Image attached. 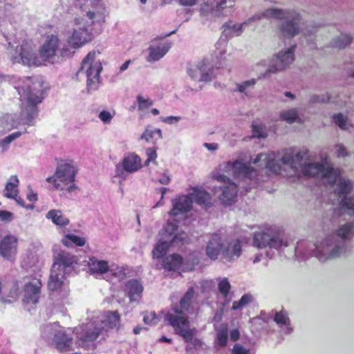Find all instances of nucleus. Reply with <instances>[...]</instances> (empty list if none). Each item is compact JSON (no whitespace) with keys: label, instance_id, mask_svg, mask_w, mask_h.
Instances as JSON below:
<instances>
[{"label":"nucleus","instance_id":"20","mask_svg":"<svg viewBox=\"0 0 354 354\" xmlns=\"http://www.w3.org/2000/svg\"><path fill=\"white\" fill-rule=\"evenodd\" d=\"M55 348L61 353L73 349V339L66 334L63 328L57 330L53 339Z\"/></svg>","mask_w":354,"mask_h":354},{"label":"nucleus","instance_id":"16","mask_svg":"<svg viewBox=\"0 0 354 354\" xmlns=\"http://www.w3.org/2000/svg\"><path fill=\"white\" fill-rule=\"evenodd\" d=\"M3 303H12L19 297V286L16 281H0V295Z\"/></svg>","mask_w":354,"mask_h":354},{"label":"nucleus","instance_id":"12","mask_svg":"<svg viewBox=\"0 0 354 354\" xmlns=\"http://www.w3.org/2000/svg\"><path fill=\"white\" fill-rule=\"evenodd\" d=\"M216 179L224 183V186L221 187L222 193L219 196V200L225 205H230L234 203L237 196V185L224 175H218Z\"/></svg>","mask_w":354,"mask_h":354},{"label":"nucleus","instance_id":"38","mask_svg":"<svg viewBox=\"0 0 354 354\" xmlns=\"http://www.w3.org/2000/svg\"><path fill=\"white\" fill-rule=\"evenodd\" d=\"M120 315L118 311H108L105 315L104 323L110 328H113L119 325Z\"/></svg>","mask_w":354,"mask_h":354},{"label":"nucleus","instance_id":"43","mask_svg":"<svg viewBox=\"0 0 354 354\" xmlns=\"http://www.w3.org/2000/svg\"><path fill=\"white\" fill-rule=\"evenodd\" d=\"M274 322L277 324H281L284 326H289L290 324L288 313L283 309H281L279 312H275Z\"/></svg>","mask_w":354,"mask_h":354},{"label":"nucleus","instance_id":"8","mask_svg":"<svg viewBox=\"0 0 354 354\" xmlns=\"http://www.w3.org/2000/svg\"><path fill=\"white\" fill-rule=\"evenodd\" d=\"M176 230L177 225L171 223L167 224V226L160 234V240L152 250L153 258H162L167 253L169 248L177 242L178 237Z\"/></svg>","mask_w":354,"mask_h":354},{"label":"nucleus","instance_id":"50","mask_svg":"<svg viewBox=\"0 0 354 354\" xmlns=\"http://www.w3.org/2000/svg\"><path fill=\"white\" fill-rule=\"evenodd\" d=\"M156 151H157V147H152V148H149L147 149L146 153H147V158L145 160V165H148L151 161H153V162L156 161V159L157 158Z\"/></svg>","mask_w":354,"mask_h":354},{"label":"nucleus","instance_id":"44","mask_svg":"<svg viewBox=\"0 0 354 354\" xmlns=\"http://www.w3.org/2000/svg\"><path fill=\"white\" fill-rule=\"evenodd\" d=\"M217 340L218 344L223 347L227 345L228 339V330L226 325H222L217 332Z\"/></svg>","mask_w":354,"mask_h":354},{"label":"nucleus","instance_id":"28","mask_svg":"<svg viewBox=\"0 0 354 354\" xmlns=\"http://www.w3.org/2000/svg\"><path fill=\"white\" fill-rule=\"evenodd\" d=\"M88 266L92 274H102L106 273L109 270L107 261L99 260L94 257L89 258Z\"/></svg>","mask_w":354,"mask_h":354},{"label":"nucleus","instance_id":"48","mask_svg":"<svg viewBox=\"0 0 354 354\" xmlns=\"http://www.w3.org/2000/svg\"><path fill=\"white\" fill-rule=\"evenodd\" d=\"M333 122L343 130L348 129L346 125V118H344L342 113L335 114L333 116Z\"/></svg>","mask_w":354,"mask_h":354},{"label":"nucleus","instance_id":"39","mask_svg":"<svg viewBox=\"0 0 354 354\" xmlns=\"http://www.w3.org/2000/svg\"><path fill=\"white\" fill-rule=\"evenodd\" d=\"M337 235L343 239H351L354 236V225L353 223H348L342 225L337 232Z\"/></svg>","mask_w":354,"mask_h":354},{"label":"nucleus","instance_id":"42","mask_svg":"<svg viewBox=\"0 0 354 354\" xmlns=\"http://www.w3.org/2000/svg\"><path fill=\"white\" fill-rule=\"evenodd\" d=\"M352 39L348 35H341L334 39L332 45L335 48H344L352 42Z\"/></svg>","mask_w":354,"mask_h":354},{"label":"nucleus","instance_id":"13","mask_svg":"<svg viewBox=\"0 0 354 354\" xmlns=\"http://www.w3.org/2000/svg\"><path fill=\"white\" fill-rule=\"evenodd\" d=\"M254 245L258 248L269 246L271 248L279 249L281 246H287L279 236H271L265 232H257L254 234Z\"/></svg>","mask_w":354,"mask_h":354},{"label":"nucleus","instance_id":"62","mask_svg":"<svg viewBox=\"0 0 354 354\" xmlns=\"http://www.w3.org/2000/svg\"><path fill=\"white\" fill-rule=\"evenodd\" d=\"M178 120H179V118H178V117L169 116V117L162 118V120L166 123L172 124L174 122H178Z\"/></svg>","mask_w":354,"mask_h":354},{"label":"nucleus","instance_id":"51","mask_svg":"<svg viewBox=\"0 0 354 354\" xmlns=\"http://www.w3.org/2000/svg\"><path fill=\"white\" fill-rule=\"evenodd\" d=\"M256 84V80L254 79L247 80L243 82L242 84H238V91L241 93H244L245 89L251 86H254Z\"/></svg>","mask_w":354,"mask_h":354},{"label":"nucleus","instance_id":"58","mask_svg":"<svg viewBox=\"0 0 354 354\" xmlns=\"http://www.w3.org/2000/svg\"><path fill=\"white\" fill-rule=\"evenodd\" d=\"M337 153L338 157H345L348 155L345 147L342 145H337Z\"/></svg>","mask_w":354,"mask_h":354},{"label":"nucleus","instance_id":"41","mask_svg":"<svg viewBox=\"0 0 354 354\" xmlns=\"http://www.w3.org/2000/svg\"><path fill=\"white\" fill-rule=\"evenodd\" d=\"M235 0H221L216 3L215 12L217 16L227 15V13H223L226 8H231L234 6Z\"/></svg>","mask_w":354,"mask_h":354},{"label":"nucleus","instance_id":"27","mask_svg":"<svg viewBox=\"0 0 354 354\" xmlns=\"http://www.w3.org/2000/svg\"><path fill=\"white\" fill-rule=\"evenodd\" d=\"M263 157H265V159L266 160V167L270 171L277 174L281 171V164L275 160L276 156L273 152H270L267 155H264L263 153L258 154L254 160V162H258Z\"/></svg>","mask_w":354,"mask_h":354},{"label":"nucleus","instance_id":"26","mask_svg":"<svg viewBox=\"0 0 354 354\" xmlns=\"http://www.w3.org/2000/svg\"><path fill=\"white\" fill-rule=\"evenodd\" d=\"M183 263V257L178 254H170L162 260V268L165 270L176 272Z\"/></svg>","mask_w":354,"mask_h":354},{"label":"nucleus","instance_id":"24","mask_svg":"<svg viewBox=\"0 0 354 354\" xmlns=\"http://www.w3.org/2000/svg\"><path fill=\"white\" fill-rule=\"evenodd\" d=\"M242 253L241 241L239 239L232 240L224 247L223 258L230 261L234 258H238Z\"/></svg>","mask_w":354,"mask_h":354},{"label":"nucleus","instance_id":"36","mask_svg":"<svg viewBox=\"0 0 354 354\" xmlns=\"http://www.w3.org/2000/svg\"><path fill=\"white\" fill-rule=\"evenodd\" d=\"M243 24H242L239 26L232 24V21L230 20L223 25V28H224L223 34L226 37H233L234 35L238 36L242 31Z\"/></svg>","mask_w":354,"mask_h":354},{"label":"nucleus","instance_id":"17","mask_svg":"<svg viewBox=\"0 0 354 354\" xmlns=\"http://www.w3.org/2000/svg\"><path fill=\"white\" fill-rule=\"evenodd\" d=\"M93 39L92 32L87 28H78L75 29L72 35L68 38V44L73 48H77Z\"/></svg>","mask_w":354,"mask_h":354},{"label":"nucleus","instance_id":"29","mask_svg":"<svg viewBox=\"0 0 354 354\" xmlns=\"http://www.w3.org/2000/svg\"><path fill=\"white\" fill-rule=\"evenodd\" d=\"M125 292L129 297L130 301L135 300L136 296H140L143 291V287L137 279H131L125 283Z\"/></svg>","mask_w":354,"mask_h":354},{"label":"nucleus","instance_id":"11","mask_svg":"<svg viewBox=\"0 0 354 354\" xmlns=\"http://www.w3.org/2000/svg\"><path fill=\"white\" fill-rule=\"evenodd\" d=\"M338 183L335 189V194L339 198H342L339 205L341 208L347 210V214L354 216V196L347 198L346 195L352 190V184L350 180L337 178Z\"/></svg>","mask_w":354,"mask_h":354},{"label":"nucleus","instance_id":"45","mask_svg":"<svg viewBox=\"0 0 354 354\" xmlns=\"http://www.w3.org/2000/svg\"><path fill=\"white\" fill-rule=\"evenodd\" d=\"M218 289L223 297L225 298L228 296L231 289V285L227 278L225 277L218 282Z\"/></svg>","mask_w":354,"mask_h":354},{"label":"nucleus","instance_id":"7","mask_svg":"<svg viewBox=\"0 0 354 354\" xmlns=\"http://www.w3.org/2000/svg\"><path fill=\"white\" fill-rule=\"evenodd\" d=\"M64 270H57L53 268L48 281V289L50 295L57 300L66 299L69 295L68 283L64 281Z\"/></svg>","mask_w":354,"mask_h":354},{"label":"nucleus","instance_id":"46","mask_svg":"<svg viewBox=\"0 0 354 354\" xmlns=\"http://www.w3.org/2000/svg\"><path fill=\"white\" fill-rule=\"evenodd\" d=\"M280 118L289 123H292L297 120V113L295 109L288 110L281 112L280 114Z\"/></svg>","mask_w":354,"mask_h":354},{"label":"nucleus","instance_id":"18","mask_svg":"<svg viewBox=\"0 0 354 354\" xmlns=\"http://www.w3.org/2000/svg\"><path fill=\"white\" fill-rule=\"evenodd\" d=\"M226 170H231L234 177H246L253 178L257 176V171L250 165L236 160L232 163L228 162L225 167Z\"/></svg>","mask_w":354,"mask_h":354},{"label":"nucleus","instance_id":"1","mask_svg":"<svg viewBox=\"0 0 354 354\" xmlns=\"http://www.w3.org/2000/svg\"><path fill=\"white\" fill-rule=\"evenodd\" d=\"M308 153L307 150L295 152L292 149H286L283 153L281 162L284 165L290 166L295 171L301 169L305 176H321L326 178L328 184L333 185L341 175L340 171L323 163H308Z\"/></svg>","mask_w":354,"mask_h":354},{"label":"nucleus","instance_id":"52","mask_svg":"<svg viewBox=\"0 0 354 354\" xmlns=\"http://www.w3.org/2000/svg\"><path fill=\"white\" fill-rule=\"evenodd\" d=\"M113 115L108 111H102L99 114V118L104 123H109L113 118Z\"/></svg>","mask_w":354,"mask_h":354},{"label":"nucleus","instance_id":"64","mask_svg":"<svg viewBox=\"0 0 354 354\" xmlns=\"http://www.w3.org/2000/svg\"><path fill=\"white\" fill-rule=\"evenodd\" d=\"M158 181L161 184L168 185L170 182V178L167 175H163L159 178Z\"/></svg>","mask_w":354,"mask_h":354},{"label":"nucleus","instance_id":"21","mask_svg":"<svg viewBox=\"0 0 354 354\" xmlns=\"http://www.w3.org/2000/svg\"><path fill=\"white\" fill-rule=\"evenodd\" d=\"M295 48L296 46H292L285 52L279 53L277 57L276 64L272 66L268 73H275L283 70L290 65L295 59L294 52Z\"/></svg>","mask_w":354,"mask_h":354},{"label":"nucleus","instance_id":"25","mask_svg":"<svg viewBox=\"0 0 354 354\" xmlns=\"http://www.w3.org/2000/svg\"><path fill=\"white\" fill-rule=\"evenodd\" d=\"M122 166L128 172L136 171L142 167L141 158L135 153H129L123 158Z\"/></svg>","mask_w":354,"mask_h":354},{"label":"nucleus","instance_id":"57","mask_svg":"<svg viewBox=\"0 0 354 354\" xmlns=\"http://www.w3.org/2000/svg\"><path fill=\"white\" fill-rule=\"evenodd\" d=\"M330 100V97L328 94H326L325 96L322 97V98L319 97L318 95H313L310 98V102L313 103L315 102H328Z\"/></svg>","mask_w":354,"mask_h":354},{"label":"nucleus","instance_id":"49","mask_svg":"<svg viewBox=\"0 0 354 354\" xmlns=\"http://www.w3.org/2000/svg\"><path fill=\"white\" fill-rule=\"evenodd\" d=\"M159 319L155 312L145 313L143 316V322L148 325L156 324L158 322Z\"/></svg>","mask_w":354,"mask_h":354},{"label":"nucleus","instance_id":"35","mask_svg":"<svg viewBox=\"0 0 354 354\" xmlns=\"http://www.w3.org/2000/svg\"><path fill=\"white\" fill-rule=\"evenodd\" d=\"M62 242L67 247H72L73 245L82 247L85 245L86 240L84 237L73 234H68L62 239Z\"/></svg>","mask_w":354,"mask_h":354},{"label":"nucleus","instance_id":"10","mask_svg":"<svg viewBox=\"0 0 354 354\" xmlns=\"http://www.w3.org/2000/svg\"><path fill=\"white\" fill-rule=\"evenodd\" d=\"M35 44L32 39H24L20 46H17L18 56L13 57V62H21L28 66L42 64L40 56L35 50Z\"/></svg>","mask_w":354,"mask_h":354},{"label":"nucleus","instance_id":"2","mask_svg":"<svg viewBox=\"0 0 354 354\" xmlns=\"http://www.w3.org/2000/svg\"><path fill=\"white\" fill-rule=\"evenodd\" d=\"M36 84L29 77H26L22 86L17 87L21 101V121L24 124L33 125V120L38 115L37 104L42 101L41 93L37 90Z\"/></svg>","mask_w":354,"mask_h":354},{"label":"nucleus","instance_id":"40","mask_svg":"<svg viewBox=\"0 0 354 354\" xmlns=\"http://www.w3.org/2000/svg\"><path fill=\"white\" fill-rule=\"evenodd\" d=\"M194 290L193 287H191L185 293L183 297L180 301V307L184 310H188L191 306L192 299L194 296Z\"/></svg>","mask_w":354,"mask_h":354},{"label":"nucleus","instance_id":"22","mask_svg":"<svg viewBox=\"0 0 354 354\" xmlns=\"http://www.w3.org/2000/svg\"><path fill=\"white\" fill-rule=\"evenodd\" d=\"M223 249L224 245L221 237L216 233L212 234L205 249L207 256L212 260H216L221 253L223 254Z\"/></svg>","mask_w":354,"mask_h":354},{"label":"nucleus","instance_id":"53","mask_svg":"<svg viewBox=\"0 0 354 354\" xmlns=\"http://www.w3.org/2000/svg\"><path fill=\"white\" fill-rule=\"evenodd\" d=\"M21 133L19 131L12 133L11 134L8 135V136H6L3 140H2L1 141V143L2 145L10 144L11 142L15 140L16 138H19L21 136Z\"/></svg>","mask_w":354,"mask_h":354},{"label":"nucleus","instance_id":"14","mask_svg":"<svg viewBox=\"0 0 354 354\" xmlns=\"http://www.w3.org/2000/svg\"><path fill=\"white\" fill-rule=\"evenodd\" d=\"M18 252V239L13 235H6L0 241V254L10 261H15Z\"/></svg>","mask_w":354,"mask_h":354},{"label":"nucleus","instance_id":"60","mask_svg":"<svg viewBox=\"0 0 354 354\" xmlns=\"http://www.w3.org/2000/svg\"><path fill=\"white\" fill-rule=\"evenodd\" d=\"M240 337V333L238 329H233L230 332V339L231 340L235 342L237 341Z\"/></svg>","mask_w":354,"mask_h":354},{"label":"nucleus","instance_id":"47","mask_svg":"<svg viewBox=\"0 0 354 354\" xmlns=\"http://www.w3.org/2000/svg\"><path fill=\"white\" fill-rule=\"evenodd\" d=\"M138 110L143 111L147 109L153 105V101L150 99H144L141 95L137 96Z\"/></svg>","mask_w":354,"mask_h":354},{"label":"nucleus","instance_id":"30","mask_svg":"<svg viewBox=\"0 0 354 354\" xmlns=\"http://www.w3.org/2000/svg\"><path fill=\"white\" fill-rule=\"evenodd\" d=\"M196 203L205 207H209L212 205L210 194L202 189H194L191 194Z\"/></svg>","mask_w":354,"mask_h":354},{"label":"nucleus","instance_id":"54","mask_svg":"<svg viewBox=\"0 0 354 354\" xmlns=\"http://www.w3.org/2000/svg\"><path fill=\"white\" fill-rule=\"evenodd\" d=\"M232 354H250V352L241 344H236L233 346Z\"/></svg>","mask_w":354,"mask_h":354},{"label":"nucleus","instance_id":"4","mask_svg":"<svg viewBox=\"0 0 354 354\" xmlns=\"http://www.w3.org/2000/svg\"><path fill=\"white\" fill-rule=\"evenodd\" d=\"M263 17L266 18H273L283 19L288 17H292V20H286L281 27L280 31L283 37L287 38L294 37L299 32L298 23L300 20V15L295 14L292 15L290 12L278 8H270L263 12Z\"/></svg>","mask_w":354,"mask_h":354},{"label":"nucleus","instance_id":"61","mask_svg":"<svg viewBox=\"0 0 354 354\" xmlns=\"http://www.w3.org/2000/svg\"><path fill=\"white\" fill-rule=\"evenodd\" d=\"M197 0H179L180 5L185 6H192L196 3Z\"/></svg>","mask_w":354,"mask_h":354},{"label":"nucleus","instance_id":"3","mask_svg":"<svg viewBox=\"0 0 354 354\" xmlns=\"http://www.w3.org/2000/svg\"><path fill=\"white\" fill-rule=\"evenodd\" d=\"M77 172L78 169L73 160H60L54 174L46 178V180L52 185L55 190L71 193L78 189L75 183Z\"/></svg>","mask_w":354,"mask_h":354},{"label":"nucleus","instance_id":"5","mask_svg":"<svg viewBox=\"0 0 354 354\" xmlns=\"http://www.w3.org/2000/svg\"><path fill=\"white\" fill-rule=\"evenodd\" d=\"M61 46V41L57 35H48L39 48L41 63H53L57 53L62 57L69 56L71 51L66 47Z\"/></svg>","mask_w":354,"mask_h":354},{"label":"nucleus","instance_id":"9","mask_svg":"<svg viewBox=\"0 0 354 354\" xmlns=\"http://www.w3.org/2000/svg\"><path fill=\"white\" fill-rule=\"evenodd\" d=\"M175 312L176 314L167 313L165 320L174 328L176 334L181 336L185 342L189 343L193 339L195 329L185 328V326L189 324L187 317L181 310H176Z\"/></svg>","mask_w":354,"mask_h":354},{"label":"nucleus","instance_id":"56","mask_svg":"<svg viewBox=\"0 0 354 354\" xmlns=\"http://www.w3.org/2000/svg\"><path fill=\"white\" fill-rule=\"evenodd\" d=\"M345 251V248L340 246H336L335 247L331 252L329 253L328 258L329 259H334L336 257H338L340 256V254Z\"/></svg>","mask_w":354,"mask_h":354},{"label":"nucleus","instance_id":"59","mask_svg":"<svg viewBox=\"0 0 354 354\" xmlns=\"http://www.w3.org/2000/svg\"><path fill=\"white\" fill-rule=\"evenodd\" d=\"M252 296L250 295L245 294L240 299L241 303L244 306L247 305L252 301Z\"/></svg>","mask_w":354,"mask_h":354},{"label":"nucleus","instance_id":"55","mask_svg":"<svg viewBox=\"0 0 354 354\" xmlns=\"http://www.w3.org/2000/svg\"><path fill=\"white\" fill-rule=\"evenodd\" d=\"M252 132H253L254 136H255L257 138L266 137V135H264L263 133V129L262 126L253 124L252 125Z\"/></svg>","mask_w":354,"mask_h":354},{"label":"nucleus","instance_id":"33","mask_svg":"<svg viewBox=\"0 0 354 354\" xmlns=\"http://www.w3.org/2000/svg\"><path fill=\"white\" fill-rule=\"evenodd\" d=\"M46 218L51 219L53 223L57 225L66 226L69 223V220L64 216L60 210L51 209L47 214Z\"/></svg>","mask_w":354,"mask_h":354},{"label":"nucleus","instance_id":"63","mask_svg":"<svg viewBox=\"0 0 354 354\" xmlns=\"http://www.w3.org/2000/svg\"><path fill=\"white\" fill-rule=\"evenodd\" d=\"M12 216V214L8 211L1 210L0 218L3 220H8Z\"/></svg>","mask_w":354,"mask_h":354},{"label":"nucleus","instance_id":"34","mask_svg":"<svg viewBox=\"0 0 354 354\" xmlns=\"http://www.w3.org/2000/svg\"><path fill=\"white\" fill-rule=\"evenodd\" d=\"M19 179L17 176H12L6 185V194L5 196L9 198H14L18 193Z\"/></svg>","mask_w":354,"mask_h":354},{"label":"nucleus","instance_id":"19","mask_svg":"<svg viewBox=\"0 0 354 354\" xmlns=\"http://www.w3.org/2000/svg\"><path fill=\"white\" fill-rule=\"evenodd\" d=\"M193 200L189 195H182L173 201V207L169 212L171 216L189 212L192 208Z\"/></svg>","mask_w":354,"mask_h":354},{"label":"nucleus","instance_id":"37","mask_svg":"<svg viewBox=\"0 0 354 354\" xmlns=\"http://www.w3.org/2000/svg\"><path fill=\"white\" fill-rule=\"evenodd\" d=\"M145 139L147 142L156 144L158 140L162 138V131L160 129L154 130L146 129L141 137Z\"/></svg>","mask_w":354,"mask_h":354},{"label":"nucleus","instance_id":"6","mask_svg":"<svg viewBox=\"0 0 354 354\" xmlns=\"http://www.w3.org/2000/svg\"><path fill=\"white\" fill-rule=\"evenodd\" d=\"M95 57V51H91L82 62L81 70H85L86 71L88 92L97 90L100 84V74L102 67L101 63L96 61Z\"/></svg>","mask_w":354,"mask_h":354},{"label":"nucleus","instance_id":"15","mask_svg":"<svg viewBox=\"0 0 354 354\" xmlns=\"http://www.w3.org/2000/svg\"><path fill=\"white\" fill-rule=\"evenodd\" d=\"M41 287L42 283L39 279H34L32 281L26 283L24 286V303L37 304L40 298Z\"/></svg>","mask_w":354,"mask_h":354},{"label":"nucleus","instance_id":"31","mask_svg":"<svg viewBox=\"0 0 354 354\" xmlns=\"http://www.w3.org/2000/svg\"><path fill=\"white\" fill-rule=\"evenodd\" d=\"M101 329L97 327L87 330L79 337L80 346L84 347V343L88 342H93L99 337Z\"/></svg>","mask_w":354,"mask_h":354},{"label":"nucleus","instance_id":"23","mask_svg":"<svg viewBox=\"0 0 354 354\" xmlns=\"http://www.w3.org/2000/svg\"><path fill=\"white\" fill-rule=\"evenodd\" d=\"M77 263L75 257L68 252L62 251L56 257L52 268L57 270H64L68 268H73Z\"/></svg>","mask_w":354,"mask_h":354},{"label":"nucleus","instance_id":"32","mask_svg":"<svg viewBox=\"0 0 354 354\" xmlns=\"http://www.w3.org/2000/svg\"><path fill=\"white\" fill-rule=\"evenodd\" d=\"M171 48L170 44H165L162 46L157 47H149V60L158 61L161 59Z\"/></svg>","mask_w":354,"mask_h":354}]
</instances>
